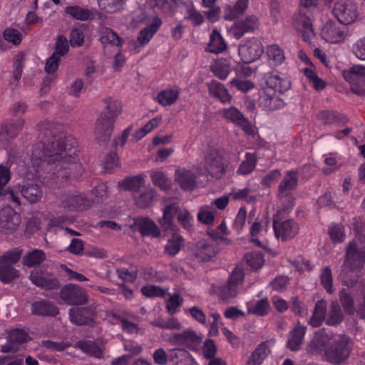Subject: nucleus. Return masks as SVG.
Listing matches in <instances>:
<instances>
[{
    "label": "nucleus",
    "mask_w": 365,
    "mask_h": 365,
    "mask_svg": "<svg viewBox=\"0 0 365 365\" xmlns=\"http://www.w3.org/2000/svg\"><path fill=\"white\" fill-rule=\"evenodd\" d=\"M220 114L224 118L241 127L247 135L253 134L252 125L237 108L231 106L228 108L222 109L220 111Z\"/></svg>",
    "instance_id": "20"
},
{
    "label": "nucleus",
    "mask_w": 365,
    "mask_h": 365,
    "mask_svg": "<svg viewBox=\"0 0 365 365\" xmlns=\"http://www.w3.org/2000/svg\"><path fill=\"white\" fill-rule=\"evenodd\" d=\"M258 105L264 110L272 111L282 108V98L270 87L264 86L258 92Z\"/></svg>",
    "instance_id": "13"
},
{
    "label": "nucleus",
    "mask_w": 365,
    "mask_h": 365,
    "mask_svg": "<svg viewBox=\"0 0 365 365\" xmlns=\"http://www.w3.org/2000/svg\"><path fill=\"white\" fill-rule=\"evenodd\" d=\"M324 163L326 166L323 168V172L327 175L336 170L341 165L340 159L332 155H326Z\"/></svg>",
    "instance_id": "64"
},
{
    "label": "nucleus",
    "mask_w": 365,
    "mask_h": 365,
    "mask_svg": "<svg viewBox=\"0 0 365 365\" xmlns=\"http://www.w3.org/2000/svg\"><path fill=\"white\" fill-rule=\"evenodd\" d=\"M257 157L255 153H247L245 155V160L242 162L238 170L237 173L240 175H247L253 171L256 166Z\"/></svg>",
    "instance_id": "49"
},
{
    "label": "nucleus",
    "mask_w": 365,
    "mask_h": 365,
    "mask_svg": "<svg viewBox=\"0 0 365 365\" xmlns=\"http://www.w3.org/2000/svg\"><path fill=\"white\" fill-rule=\"evenodd\" d=\"M21 223V216L11 208L3 210L0 213V230L6 233L15 231Z\"/></svg>",
    "instance_id": "21"
},
{
    "label": "nucleus",
    "mask_w": 365,
    "mask_h": 365,
    "mask_svg": "<svg viewBox=\"0 0 365 365\" xmlns=\"http://www.w3.org/2000/svg\"><path fill=\"white\" fill-rule=\"evenodd\" d=\"M77 142L63 133L53 135L46 142L34 145L31 155V166L20 165L19 175L26 180L38 176L41 165L47 161L51 165V187H60L71 176V170L77 168Z\"/></svg>",
    "instance_id": "1"
},
{
    "label": "nucleus",
    "mask_w": 365,
    "mask_h": 365,
    "mask_svg": "<svg viewBox=\"0 0 365 365\" xmlns=\"http://www.w3.org/2000/svg\"><path fill=\"white\" fill-rule=\"evenodd\" d=\"M258 19L256 16L250 15L245 19L237 21L227 29L228 34L236 39H240L245 34L253 32L258 28Z\"/></svg>",
    "instance_id": "18"
},
{
    "label": "nucleus",
    "mask_w": 365,
    "mask_h": 365,
    "mask_svg": "<svg viewBox=\"0 0 365 365\" xmlns=\"http://www.w3.org/2000/svg\"><path fill=\"white\" fill-rule=\"evenodd\" d=\"M15 187L17 190L21 192V195L31 203L38 202L43 197L41 187L34 182H23L22 184L18 183Z\"/></svg>",
    "instance_id": "23"
},
{
    "label": "nucleus",
    "mask_w": 365,
    "mask_h": 365,
    "mask_svg": "<svg viewBox=\"0 0 365 365\" xmlns=\"http://www.w3.org/2000/svg\"><path fill=\"white\" fill-rule=\"evenodd\" d=\"M135 225L143 236L157 237L160 235V230L156 224L150 219L138 218L135 221Z\"/></svg>",
    "instance_id": "31"
},
{
    "label": "nucleus",
    "mask_w": 365,
    "mask_h": 365,
    "mask_svg": "<svg viewBox=\"0 0 365 365\" xmlns=\"http://www.w3.org/2000/svg\"><path fill=\"white\" fill-rule=\"evenodd\" d=\"M195 178L192 172L184 168H179L175 171V180L185 190H190L194 187Z\"/></svg>",
    "instance_id": "32"
},
{
    "label": "nucleus",
    "mask_w": 365,
    "mask_h": 365,
    "mask_svg": "<svg viewBox=\"0 0 365 365\" xmlns=\"http://www.w3.org/2000/svg\"><path fill=\"white\" fill-rule=\"evenodd\" d=\"M244 272L241 267H236L231 272L225 285L220 287L218 295L223 301H229L240 293L244 281Z\"/></svg>",
    "instance_id": "9"
},
{
    "label": "nucleus",
    "mask_w": 365,
    "mask_h": 365,
    "mask_svg": "<svg viewBox=\"0 0 365 365\" xmlns=\"http://www.w3.org/2000/svg\"><path fill=\"white\" fill-rule=\"evenodd\" d=\"M150 176L153 184L160 189L167 190L170 187V180L161 170L158 169L150 171Z\"/></svg>",
    "instance_id": "41"
},
{
    "label": "nucleus",
    "mask_w": 365,
    "mask_h": 365,
    "mask_svg": "<svg viewBox=\"0 0 365 365\" xmlns=\"http://www.w3.org/2000/svg\"><path fill=\"white\" fill-rule=\"evenodd\" d=\"M173 344L195 348L202 341V336L194 330L187 329L181 333L173 334L170 339Z\"/></svg>",
    "instance_id": "22"
},
{
    "label": "nucleus",
    "mask_w": 365,
    "mask_h": 365,
    "mask_svg": "<svg viewBox=\"0 0 365 365\" xmlns=\"http://www.w3.org/2000/svg\"><path fill=\"white\" fill-rule=\"evenodd\" d=\"M365 264V246L355 240L349 242L346 247L344 262L340 277L346 286H353L357 273Z\"/></svg>",
    "instance_id": "3"
},
{
    "label": "nucleus",
    "mask_w": 365,
    "mask_h": 365,
    "mask_svg": "<svg viewBox=\"0 0 365 365\" xmlns=\"http://www.w3.org/2000/svg\"><path fill=\"white\" fill-rule=\"evenodd\" d=\"M121 111V106L117 101H110L97 119L95 135L99 140H106L113 133V125Z\"/></svg>",
    "instance_id": "6"
},
{
    "label": "nucleus",
    "mask_w": 365,
    "mask_h": 365,
    "mask_svg": "<svg viewBox=\"0 0 365 365\" xmlns=\"http://www.w3.org/2000/svg\"><path fill=\"white\" fill-rule=\"evenodd\" d=\"M92 310L88 308H71L69 310V319L76 325H84L91 321Z\"/></svg>",
    "instance_id": "30"
},
{
    "label": "nucleus",
    "mask_w": 365,
    "mask_h": 365,
    "mask_svg": "<svg viewBox=\"0 0 365 365\" xmlns=\"http://www.w3.org/2000/svg\"><path fill=\"white\" fill-rule=\"evenodd\" d=\"M101 42L104 47L121 46L123 40L118 36V34L109 28H103L101 31Z\"/></svg>",
    "instance_id": "36"
},
{
    "label": "nucleus",
    "mask_w": 365,
    "mask_h": 365,
    "mask_svg": "<svg viewBox=\"0 0 365 365\" xmlns=\"http://www.w3.org/2000/svg\"><path fill=\"white\" fill-rule=\"evenodd\" d=\"M338 21L344 25L354 23L359 16L356 5L350 0H339L332 10Z\"/></svg>",
    "instance_id": "10"
},
{
    "label": "nucleus",
    "mask_w": 365,
    "mask_h": 365,
    "mask_svg": "<svg viewBox=\"0 0 365 365\" xmlns=\"http://www.w3.org/2000/svg\"><path fill=\"white\" fill-rule=\"evenodd\" d=\"M61 205L72 210H84L91 206V202L83 194L73 192L62 196Z\"/></svg>",
    "instance_id": "24"
},
{
    "label": "nucleus",
    "mask_w": 365,
    "mask_h": 365,
    "mask_svg": "<svg viewBox=\"0 0 365 365\" xmlns=\"http://www.w3.org/2000/svg\"><path fill=\"white\" fill-rule=\"evenodd\" d=\"M11 165L9 160L6 163L0 164V200L4 197L3 188L11 180Z\"/></svg>",
    "instance_id": "52"
},
{
    "label": "nucleus",
    "mask_w": 365,
    "mask_h": 365,
    "mask_svg": "<svg viewBox=\"0 0 365 365\" xmlns=\"http://www.w3.org/2000/svg\"><path fill=\"white\" fill-rule=\"evenodd\" d=\"M46 258V255L43 250L35 249L23 257L22 262L25 266L33 267L41 264Z\"/></svg>",
    "instance_id": "40"
},
{
    "label": "nucleus",
    "mask_w": 365,
    "mask_h": 365,
    "mask_svg": "<svg viewBox=\"0 0 365 365\" xmlns=\"http://www.w3.org/2000/svg\"><path fill=\"white\" fill-rule=\"evenodd\" d=\"M298 184L297 173L289 170L284 175L278 187V198L283 210H290L294 205V197L292 194Z\"/></svg>",
    "instance_id": "8"
},
{
    "label": "nucleus",
    "mask_w": 365,
    "mask_h": 365,
    "mask_svg": "<svg viewBox=\"0 0 365 365\" xmlns=\"http://www.w3.org/2000/svg\"><path fill=\"white\" fill-rule=\"evenodd\" d=\"M353 344L351 339L342 334L322 329L315 332L309 349L312 354L323 352L326 360L334 365H341L350 356Z\"/></svg>",
    "instance_id": "2"
},
{
    "label": "nucleus",
    "mask_w": 365,
    "mask_h": 365,
    "mask_svg": "<svg viewBox=\"0 0 365 365\" xmlns=\"http://www.w3.org/2000/svg\"><path fill=\"white\" fill-rule=\"evenodd\" d=\"M76 346L91 356L98 359L103 357V347L98 346L96 342L91 341H80L76 343Z\"/></svg>",
    "instance_id": "37"
},
{
    "label": "nucleus",
    "mask_w": 365,
    "mask_h": 365,
    "mask_svg": "<svg viewBox=\"0 0 365 365\" xmlns=\"http://www.w3.org/2000/svg\"><path fill=\"white\" fill-rule=\"evenodd\" d=\"M238 53L243 63H250L259 58L263 46L259 40L252 38L240 45Z\"/></svg>",
    "instance_id": "14"
},
{
    "label": "nucleus",
    "mask_w": 365,
    "mask_h": 365,
    "mask_svg": "<svg viewBox=\"0 0 365 365\" xmlns=\"http://www.w3.org/2000/svg\"><path fill=\"white\" fill-rule=\"evenodd\" d=\"M178 198H173L165 202L163 209V217L159 220V224L162 229L166 232H175L176 226L173 222V216L177 214L178 222L186 230H189L193 222V217L184 207H180L178 205Z\"/></svg>",
    "instance_id": "4"
},
{
    "label": "nucleus",
    "mask_w": 365,
    "mask_h": 365,
    "mask_svg": "<svg viewBox=\"0 0 365 365\" xmlns=\"http://www.w3.org/2000/svg\"><path fill=\"white\" fill-rule=\"evenodd\" d=\"M31 282L42 289H54L59 287L58 280L51 274L41 269H35L29 275Z\"/></svg>",
    "instance_id": "19"
},
{
    "label": "nucleus",
    "mask_w": 365,
    "mask_h": 365,
    "mask_svg": "<svg viewBox=\"0 0 365 365\" xmlns=\"http://www.w3.org/2000/svg\"><path fill=\"white\" fill-rule=\"evenodd\" d=\"M265 86L270 87L274 89L276 93L277 91L283 93L290 88L291 83L284 75L271 73L267 77Z\"/></svg>",
    "instance_id": "26"
},
{
    "label": "nucleus",
    "mask_w": 365,
    "mask_h": 365,
    "mask_svg": "<svg viewBox=\"0 0 365 365\" xmlns=\"http://www.w3.org/2000/svg\"><path fill=\"white\" fill-rule=\"evenodd\" d=\"M197 217L200 222L207 225L211 224L215 219L214 210L211 206H202L200 207Z\"/></svg>",
    "instance_id": "61"
},
{
    "label": "nucleus",
    "mask_w": 365,
    "mask_h": 365,
    "mask_svg": "<svg viewBox=\"0 0 365 365\" xmlns=\"http://www.w3.org/2000/svg\"><path fill=\"white\" fill-rule=\"evenodd\" d=\"M21 254L22 250L19 248L9 250L0 256V264L12 266L20 259Z\"/></svg>",
    "instance_id": "55"
},
{
    "label": "nucleus",
    "mask_w": 365,
    "mask_h": 365,
    "mask_svg": "<svg viewBox=\"0 0 365 365\" xmlns=\"http://www.w3.org/2000/svg\"><path fill=\"white\" fill-rule=\"evenodd\" d=\"M329 234L331 241L334 243H341L344 241L346 235L343 226L332 224L329 227Z\"/></svg>",
    "instance_id": "58"
},
{
    "label": "nucleus",
    "mask_w": 365,
    "mask_h": 365,
    "mask_svg": "<svg viewBox=\"0 0 365 365\" xmlns=\"http://www.w3.org/2000/svg\"><path fill=\"white\" fill-rule=\"evenodd\" d=\"M318 118L319 120H322L324 124L327 125L334 123L344 124L347 121L346 116L344 115L330 110L321 111L318 114Z\"/></svg>",
    "instance_id": "43"
},
{
    "label": "nucleus",
    "mask_w": 365,
    "mask_h": 365,
    "mask_svg": "<svg viewBox=\"0 0 365 365\" xmlns=\"http://www.w3.org/2000/svg\"><path fill=\"white\" fill-rule=\"evenodd\" d=\"M267 54L269 61L274 66L281 65L285 60L284 51L276 44L267 46Z\"/></svg>",
    "instance_id": "47"
},
{
    "label": "nucleus",
    "mask_w": 365,
    "mask_h": 365,
    "mask_svg": "<svg viewBox=\"0 0 365 365\" xmlns=\"http://www.w3.org/2000/svg\"><path fill=\"white\" fill-rule=\"evenodd\" d=\"M225 170L222 157L216 150L212 149L205 156V171L215 178H220Z\"/></svg>",
    "instance_id": "17"
},
{
    "label": "nucleus",
    "mask_w": 365,
    "mask_h": 365,
    "mask_svg": "<svg viewBox=\"0 0 365 365\" xmlns=\"http://www.w3.org/2000/svg\"><path fill=\"white\" fill-rule=\"evenodd\" d=\"M155 196V190L149 185L145 188L143 192L135 196V202L138 207L146 208L152 205Z\"/></svg>",
    "instance_id": "38"
},
{
    "label": "nucleus",
    "mask_w": 365,
    "mask_h": 365,
    "mask_svg": "<svg viewBox=\"0 0 365 365\" xmlns=\"http://www.w3.org/2000/svg\"><path fill=\"white\" fill-rule=\"evenodd\" d=\"M214 247L205 241L197 242L195 251V257L202 262L210 260L215 255Z\"/></svg>",
    "instance_id": "35"
},
{
    "label": "nucleus",
    "mask_w": 365,
    "mask_h": 365,
    "mask_svg": "<svg viewBox=\"0 0 365 365\" xmlns=\"http://www.w3.org/2000/svg\"><path fill=\"white\" fill-rule=\"evenodd\" d=\"M61 299L68 305H81L87 302L86 291L78 285L68 284L60 292Z\"/></svg>",
    "instance_id": "15"
},
{
    "label": "nucleus",
    "mask_w": 365,
    "mask_h": 365,
    "mask_svg": "<svg viewBox=\"0 0 365 365\" xmlns=\"http://www.w3.org/2000/svg\"><path fill=\"white\" fill-rule=\"evenodd\" d=\"M24 60V53L23 52L18 53L14 58V71L11 79V84L16 86L22 74L23 61Z\"/></svg>",
    "instance_id": "48"
},
{
    "label": "nucleus",
    "mask_w": 365,
    "mask_h": 365,
    "mask_svg": "<svg viewBox=\"0 0 365 365\" xmlns=\"http://www.w3.org/2000/svg\"><path fill=\"white\" fill-rule=\"evenodd\" d=\"M184 246V240L182 237L174 235L170 239L165 245V250L170 255L174 256L178 254L181 248Z\"/></svg>",
    "instance_id": "53"
},
{
    "label": "nucleus",
    "mask_w": 365,
    "mask_h": 365,
    "mask_svg": "<svg viewBox=\"0 0 365 365\" xmlns=\"http://www.w3.org/2000/svg\"><path fill=\"white\" fill-rule=\"evenodd\" d=\"M25 125V120L24 119H17L8 125L5 126L4 128L9 138H14L16 137L19 133L22 130Z\"/></svg>",
    "instance_id": "63"
},
{
    "label": "nucleus",
    "mask_w": 365,
    "mask_h": 365,
    "mask_svg": "<svg viewBox=\"0 0 365 365\" xmlns=\"http://www.w3.org/2000/svg\"><path fill=\"white\" fill-rule=\"evenodd\" d=\"M339 300L344 311L349 315H353L356 310L353 296L346 289H342L339 294Z\"/></svg>",
    "instance_id": "45"
},
{
    "label": "nucleus",
    "mask_w": 365,
    "mask_h": 365,
    "mask_svg": "<svg viewBox=\"0 0 365 365\" xmlns=\"http://www.w3.org/2000/svg\"><path fill=\"white\" fill-rule=\"evenodd\" d=\"M292 24L306 42H310L315 34L307 11L299 9L292 17Z\"/></svg>",
    "instance_id": "12"
},
{
    "label": "nucleus",
    "mask_w": 365,
    "mask_h": 365,
    "mask_svg": "<svg viewBox=\"0 0 365 365\" xmlns=\"http://www.w3.org/2000/svg\"><path fill=\"white\" fill-rule=\"evenodd\" d=\"M270 306L267 299H262L257 303L248 308V313L258 316H264L269 312Z\"/></svg>",
    "instance_id": "57"
},
{
    "label": "nucleus",
    "mask_w": 365,
    "mask_h": 365,
    "mask_svg": "<svg viewBox=\"0 0 365 365\" xmlns=\"http://www.w3.org/2000/svg\"><path fill=\"white\" fill-rule=\"evenodd\" d=\"M347 35V29L333 21H329L321 29V36L329 43H342Z\"/></svg>",
    "instance_id": "16"
},
{
    "label": "nucleus",
    "mask_w": 365,
    "mask_h": 365,
    "mask_svg": "<svg viewBox=\"0 0 365 365\" xmlns=\"http://www.w3.org/2000/svg\"><path fill=\"white\" fill-rule=\"evenodd\" d=\"M227 46L220 34L216 30L212 31L207 49L210 52L214 53H222L225 50Z\"/></svg>",
    "instance_id": "44"
},
{
    "label": "nucleus",
    "mask_w": 365,
    "mask_h": 365,
    "mask_svg": "<svg viewBox=\"0 0 365 365\" xmlns=\"http://www.w3.org/2000/svg\"><path fill=\"white\" fill-rule=\"evenodd\" d=\"M306 331L307 327L299 323L289 332L287 345L290 350L297 351L300 349Z\"/></svg>",
    "instance_id": "29"
},
{
    "label": "nucleus",
    "mask_w": 365,
    "mask_h": 365,
    "mask_svg": "<svg viewBox=\"0 0 365 365\" xmlns=\"http://www.w3.org/2000/svg\"><path fill=\"white\" fill-rule=\"evenodd\" d=\"M246 263L252 269H257L262 267L264 260L261 252H250L245 255Z\"/></svg>",
    "instance_id": "59"
},
{
    "label": "nucleus",
    "mask_w": 365,
    "mask_h": 365,
    "mask_svg": "<svg viewBox=\"0 0 365 365\" xmlns=\"http://www.w3.org/2000/svg\"><path fill=\"white\" fill-rule=\"evenodd\" d=\"M320 284L330 294L335 292V289L333 286L332 272L329 267H324L321 269L319 274Z\"/></svg>",
    "instance_id": "46"
},
{
    "label": "nucleus",
    "mask_w": 365,
    "mask_h": 365,
    "mask_svg": "<svg viewBox=\"0 0 365 365\" xmlns=\"http://www.w3.org/2000/svg\"><path fill=\"white\" fill-rule=\"evenodd\" d=\"M32 313L39 316H56L58 309L52 303L42 300L32 304Z\"/></svg>",
    "instance_id": "34"
},
{
    "label": "nucleus",
    "mask_w": 365,
    "mask_h": 365,
    "mask_svg": "<svg viewBox=\"0 0 365 365\" xmlns=\"http://www.w3.org/2000/svg\"><path fill=\"white\" fill-rule=\"evenodd\" d=\"M145 179L143 175H136L127 178L120 182V186L125 190L135 191L144 186Z\"/></svg>",
    "instance_id": "54"
},
{
    "label": "nucleus",
    "mask_w": 365,
    "mask_h": 365,
    "mask_svg": "<svg viewBox=\"0 0 365 365\" xmlns=\"http://www.w3.org/2000/svg\"><path fill=\"white\" fill-rule=\"evenodd\" d=\"M207 86L210 96L217 98L222 103L231 102L232 96L222 83L217 81H212L207 84Z\"/></svg>",
    "instance_id": "28"
},
{
    "label": "nucleus",
    "mask_w": 365,
    "mask_h": 365,
    "mask_svg": "<svg viewBox=\"0 0 365 365\" xmlns=\"http://www.w3.org/2000/svg\"><path fill=\"white\" fill-rule=\"evenodd\" d=\"M65 13L73 19L80 21L93 19L95 17V14H98L101 19L106 17L102 13L93 11L92 10L83 8L78 5H72L66 7Z\"/></svg>",
    "instance_id": "25"
},
{
    "label": "nucleus",
    "mask_w": 365,
    "mask_h": 365,
    "mask_svg": "<svg viewBox=\"0 0 365 365\" xmlns=\"http://www.w3.org/2000/svg\"><path fill=\"white\" fill-rule=\"evenodd\" d=\"M19 277V271L10 265L0 264V280L9 283Z\"/></svg>",
    "instance_id": "56"
},
{
    "label": "nucleus",
    "mask_w": 365,
    "mask_h": 365,
    "mask_svg": "<svg viewBox=\"0 0 365 365\" xmlns=\"http://www.w3.org/2000/svg\"><path fill=\"white\" fill-rule=\"evenodd\" d=\"M212 71L215 76L220 79L225 80L227 78L230 72V68L225 61H221L215 63L212 66Z\"/></svg>",
    "instance_id": "62"
},
{
    "label": "nucleus",
    "mask_w": 365,
    "mask_h": 365,
    "mask_svg": "<svg viewBox=\"0 0 365 365\" xmlns=\"http://www.w3.org/2000/svg\"><path fill=\"white\" fill-rule=\"evenodd\" d=\"M126 0H97L98 8L106 13L113 14L121 11Z\"/></svg>",
    "instance_id": "39"
},
{
    "label": "nucleus",
    "mask_w": 365,
    "mask_h": 365,
    "mask_svg": "<svg viewBox=\"0 0 365 365\" xmlns=\"http://www.w3.org/2000/svg\"><path fill=\"white\" fill-rule=\"evenodd\" d=\"M344 79L351 85V90L359 96H364L365 90V66H353L349 70L343 72Z\"/></svg>",
    "instance_id": "11"
},
{
    "label": "nucleus",
    "mask_w": 365,
    "mask_h": 365,
    "mask_svg": "<svg viewBox=\"0 0 365 365\" xmlns=\"http://www.w3.org/2000/svg\"><path fill=\"white\" fill-rule=\"evenodd\" d=\"M289 210H284L283 207L278 210L273 217V230L277 240L287 241L293 239L299 231L298 223L293 219L282 220L281 215L288 212Z\"/></svg>",
    "instance_id": "7"
},
{
    "label": "nucleus",
    "mask_w": 365,
    "mask_h": 365,
    "mask_svg": "<svg viewBox=\"0 0 365 365\" xmlns=\"http://www.w3.org/2000/svg\"><path fill=\"white\" fill-rule=\"evenodd\" d=\"M9 339L19 348V346L29 339V336L24 329H16L9 332Z\"/></svg>",
    "instance_id": "60"
},
{
    "label": "nucleus",
    "mask_w": 365,
    "mask_h": 365,
    "mask_svg": "<svg viewBox=\"0 0 365 365\" xmlns=\"http://www.w3.org/2000/svg\"><path fill=\"white\" fill-rule=\"evenodd\" d=\"M161 23V20L156 18L150 24L140 30L137 38L138 43L142 46L148 43L154 34L158 31Z\"/></svg>",
    "instance_id": "33"
},
{
    "label": "nucleus",
    "mask_w": 365,
    "mask_h": 365,
    "mask_svg": "<svg viewBox=\"0 0 365 365\" xmlns=\"http://www.w3.org/2000/svg\"><path fill=\"white\" fill-rule=\"evenodd\" d=\"M180 91L175 88H168L160 91L157 96L158 102L162 106H170L176 102Z\"/></svg>",
    "instance_id": "42"
},
{
    "label": "nucleus",
    "mask_w": 365,
    "mask_h": 365,
    "mask_svg": "<svg viewBox=\"0 0 365 365\" xmlns=\"http://www.w3.org/2000/svg\"><path fill=\"white\" fill-rule=\"evenodd\" d=\"M343 312L336 300H332L327 307L325 301H318L314 306L309 324L313 327H319L325 322L329 326H337L344 320Z\"/></svg>",
    "instance_id": "5"
},
{
    "label": "nucleus",
    "mask_w": 365,
    "mask_h": 365,
    "mask_svg": "<svg viewBox=\"0 0 365 365\" xmlns=\"http://www.w3.org/2000/svg\"><path fill=\"white\" fill-rule=\"evenodd\" d=\"M151 324L154 327L165 329L180 330L182 328V325L180 322L174 317L158 319V320L152 322Z\"/></svg>",
    "instance_id": "50"
},
{
    "label": "nucleus",
    "mask_w": 365,
    "mask_h": 365,
    "mask_svg": "<svg viewBox=\"0 0 365 365\" xmlns=\"http://www.w3.org/2000/svg\"><path fill=\"white\" fill-rule=\"evenodd\" d=\"M272 341H265L259 344L250 355L247 365H261L270 353Z\"/></svg>",
    "instance_id": "27"
},
{
    "label": "nucleus",
    "mask_w": 365,
    "mask_h": 365,
    "mask_svg": "<svg viewBox=\"0 0 365 365\" xmlns=\"http://www.w3.org/2000/svg\"><path fill=\"white\" fill-rule=\"evenodd\" d=\"M264 230L262 228V224L259 221H255L252 223L250 234V241L255 246L258 247L264 248L266 247V244L259 240V237L262 235Z\"/></svg>",
    "instance_id": "51"
}]
</instances>
